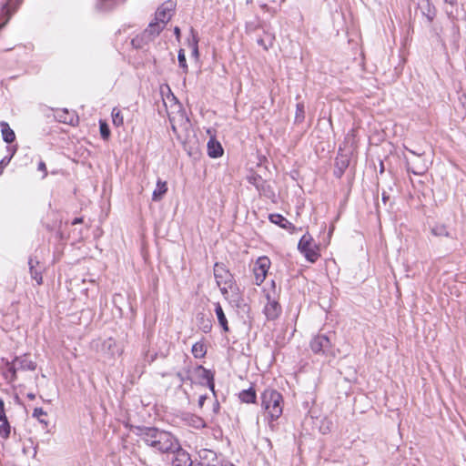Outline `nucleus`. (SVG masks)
<instances>
[{
    "label": "nucleus",
    "mask_w": 466,
    "mask_h": 466,
    "mask_svg": "<svg viewBox=\"0 0 466 466\" xmlns=\"http://www.w3.org/2000/svg\"><path fill=\"white\" fill-rule=\"evenodd\" d=\"M142 441L161 453H175L179 450L177 440L170 432L157 428H146L141 433Z\"/></svg>",
    "instance_id": "obj_1"
},
{
    "label": "nucleus",
    "mask_w": 466,
    "mask_h": 466,
    "mask_svg": "<svg viewBox=\"0 0 466 466\" xmlns=\"http://www.w3.org/2000/svg\"><path fill=\"white\" fill-rule=\"evenodd\" d=\"M262 407L269 417V428L274 430L273 421L278 420L283 411V399L281 394L272 389L266 390L261 396Z\"/></svg>",
    "instance_id": "obj_2"
},
{
    "label": "nucleus",
    "mask_w": 466,
    "mask_h": 466,
    "mask_svg": "<svg viewBox=\"0 0 466 466\" xmlns=\"http://www.w3.org/2000/svg\"><path fill=\"white\" fill-rule=\"evenodd\" d=\"M176 7V2L168 0L163 3L156 12L155 22H151L146 30L150 35H158L166 24L171 19Z\"/></svg>",
    "instance_id": "obj_3"
},
{
    "label": "nucleus",
    "mask_w": 466,
    "mask_h": 466,
    "mask_svg": "<svg viewBox=\"0 0 466 466\" xmlns=\"http://www.w3.org/2000/svg\"><path fill=\"white\" fill-rule=\"evenodd\" d=\"M405 148L410 154L404 156L407 170L414 175H424L429 168L428 160L425 158L424 154L416 153L411 149Z\"/></svg>",
    "instance_id": "obj_4"
},
{
    "label": "nucleus",
    "mask_w": 466,
    "mask_h": 466,
    "mask_svg": "<svg viewBox=\"0 0 466 466\" xmlns=\"http://www.w3.org/2000/svg\"><path fill=\"white\" fill-rule=\"evenodd\" d=\"M214 276L218 287L222 295L228 297V290L234 286V279L231 273L226 268L222 263H216L214 266Z\"/></svg>",
    "instance_id": "obj_5"
},
{
    "label": "nucleus",
    "mask_w": 466,
    "mask_h": 466,
    "mask_svg": "<svg viewBox=\"0 0 466 466\" xmlns=\"http://www.w3.org/2000/svg\"><path fill=\"white\" fill-rule=\"evenodd\" d=\"M298 248L309 261L315 262L318 259L317 246L310 236L304 235L300 238Z\"/></svg>",
    "instance_id": "obj_6"
},
{
    "label": "nucleus",
    "mask_w": 466,
    "mask_h": 466,
    "mask_svg": "<svg viewBox=\"0 0 466 466\" xmlns=\"http://www.w3.org/2000/svg\"><path fill=\"white\" fill-rule=\"evenodd\" d=\"M270 267V260L267 257H259L253 268V272L255 276V283L257 285H260L267 276L268 268Z\"/></svg>",
    "instance_id": "obj_7"
},
{
    "label": "nucleus",
    "mask_w": 466,
    "mask_h": 466,
    "mask_svg": "<svg viewBox=\"0 0 466 466\" xmlns=\"http://www.w3.org/2000/svg\"><path fill=\"white\" fill-rule=\"evenodd\" d=\"M310 348L315 353L325 354L330 348V340L325 335H318L311 340Z\"/></svg>",
    "instance_id": "obj_8"
},
{
    "label": "nucleus",
    "mask_w": 466,
    "mask_h": 466,
    "mask_svg": "<svg viewBox=\"0 0 466 466\" xmlns=\"http://www.w3.org/2000/svg\"><path fill=\"white\" fill-rule=\"evenodd\" d=\"M268 303L265 306L264 311L268 319H276L280 312V306L275 299H271L269 294L266 295Z\"/></svg>",
    "instance_id": "obj_9"
},
{
    "label": "nucleus",
    "mask_w": 466,
    "mask_h": 466,
    "mask_svg": "<svg viewBox=\"0 0 466 466\" xmlns=\"http://www.w3.org/2000/svg\"><path fill=\"white\" fill-rule=\"evenodd\" d=\"M29 271L31 278L35 280L37 285L43 283L42 268L39 266V261L35 258H30L28 260Z\"/></svg>",
    "instance_id": "obj_10"
},
{
    "label": "nucleus",
    "mask_w": 466,
    "mask_h": 466,
    "mask_svg": "<svg viewBox=\"0 0 466 466\" xmlns=\"http://www.w3.org/2000/svg\"><path fill=\"white\" fill-rule=\"evenodd\" d=\"M13 363L21 370H35L36 368L35 362L30 360L27 355L16 357Z\"/></svg>",
    "instance_id": "obj_11"
},
{
    "label": "nucleus",
    "mask_w": 466,
    "mask_h": 466,
    "mask_svg": "<svg viewBox=\"0 0 466 466\" xmlns=\"http://www.w3.org/2000/svg\"><path fill=\"white\" fill-rule=\"evenodd\" d=\"M176 457L173 460V466H193L191 459L185 451H183L180 447L179 450L175 451Z\"/></svg>",
    "instance_id": "obj_12"
},
{
    "label": "nucleus",
    "mask_w": 466,
    "mask_h": 466,
    "mask_svg": "<svg viewBox=\"0 0 466 466\" xmlns=\"http://www.w3.org/2000/svg\"><path fill=\"white\" fill-rule=\"evenodd\" d=\"M349 165H350V158L348 157V156L339 154L336 157V168L334 170V174L339 177L343 174L344 170L348 167Z\"/></svg>",
    "instance_id": "obj_13"
},
{
    "label": "nucleus",
    "mask_w": 466,
    "mask_h": 466,
    "mask_svg": "<svg viewBox=\"0 0 466 466\" xmlns=\"http://www.w3.org/2000/svg\"><path fill=\"white\" fill-rule=\"evenodd\" d=\"M420 8L428 22L431 23L436 15L435 7L430 4L429 0H425L420 5Z\"/></svg>",
    "instance_id": "obj_14"
},
{
    "label": "nucleus",
    "mask_w": 466,
    "mask_h": 466,
    "mask_svg": "<svg viewBox=\"0 0 466 466\" xmlns=\"http://www.w3.org/2000/svg\"><path fill=\"white\" fill-rule=\"evenodd\" d=\"M167 191V186L166 181L158 179L157 182V187L153 191L152 199L154 201H159Z\"/></svg>",
    "instance_id": "obj_15"
},
{
    "label": "nucleus",
    "mask_w": 466,
    "mask_h": 466,
    "mask_svg": "<svg viewBox=\"0 0 466 466\" xmlns=\"http://www.w3.org/2000/svg\"><path fill=\"white\" fill-rule=\"evenodd\" d=\"M196 371L199 377H201L202 379H204L208 381V387L210 388V390L212 391H214L215 385H214L213 374L209 370L203 368L202 366L197 367Z\"/></svg>",
    "instance_id": "obj_16"
},
{
    "label": "nucleus",
    "mask_w": 466,
    "mask_h": 466,
    "mask_svg": "<svg viewBox=\"0 0 466 466\" xmlns=\"http://www.w3.org/2000/svg\"><path fill=\"white\" fill-rule=\"evenodd\" d=\"M268 218L270 222L279 225L282 228L288 229L292 227V224L280 214H271Z\"/></svg>",
    "instance_id": "obj_17"
},
{
    "label": "nucleus",
    "mask_w": 466,
    "mask_h": 466,
    "mask_svg": "<svg viewBox=\"0 0 466 466\" xmlns=\"http://www.w3.org/2000/svg\"><path fill=\"white\" fill-rule=\"evenodd\" d=\"M1 132L3 139L6 143H12L15 139V134L13 129L10 128L9 125L5 122L1 124Z\"/></svg>",
    "instance_id": "obj_18"
},
{
    "label": "nucleus",
    "mask_w": 466,
    "mask_h": 466,
    "mask_svg": "<svg viewBox=\"0 0 466 466\" xmlns=\"http://www.w3.org/2000/svg\"><path fill=\"white\" fill-rule=\"evenodd\" d=\"M208 155L211 157H218L223 154V149L218 142L210 140L208 143Z\"/></svg>",
    "instance_id": "obj_19"
},
{
    "label": "nucleus",
    "mask_w": 466,
    "mask_h": 466,
    "mask_svg": "<svg viewBox=\"0 0 466 466\" xmlns=\"http://www.w3.org/2000/svg\"><path fill=\"white\" fill-rule=\"evenodd\" d=\"M215 312L218 320V323L225 331L228 330V320L224 314L221 305L218 302L215 304Z\"/></svg>",
    "instance_id": "obj_20"
},
{
    "label": "nucleus",
    "mask_w": 466,
    "mask_h": 466,
    "mask_svg": "<svg viewBox=\"0 0 466 466\" xmlns=\"http://www.w3.org/2000/svg\"><path fill=\"white\" fill-rule=\"evenodd\" d=\"M239 399L246 403H254L256 401V392L252 388L242 390L239 393Z\"/></svg>",
    "instance_id": "obj_21"
},
{
    "label": "nucleus",
    "mask_w": 466,
    "mask_h": 466,
    "mask_svg": "<svg viewBox=\"0 0 466 466\" xmlns=\"http://www.w3.org/2000/svg\"><path fill=\"white\" fill-rule=\"evenodd\" d=\"M192 354L195 358H202L206 354L205 346L202 343L197 342L192 347Z\"/></svg>",
    "instance_id": "obj_22"
},
{
    "label": "nucleus",
    "mask_w": 466,
    "mask_h": 466,
    "mask_svg": "<svg viewBox=\"0 0 466 466\" xmlns=\"http://www.w3.org/2000/svg\"><path fill=\"white\" fill-rule=\"evenodd\" d=\"M7 370L5 372V378L9 380V381H14L16 379V372L19 370L16 366L12 363H7Z\"/></svg>",
    "instance_id": "obj_23"
},
{
    "label": "nucleus",
    "mask_w": 466,
    "mask_h": 466,
    "mask_svg": "<svg viewBox=\"0 0 466 466\" xmlns=\"http://www.w3.org/2000/svg\"><path fill=\"white\" fill-rule=\"evenodd\" d=\"M305 118V106L303 103H298L296 106L295 122L301 123Z\"/></svg>",
    "instance_id": "obj_24"
},
{
    "label": "nucleus",
    "mask_w": 466,
    "mask_h": 466,
    "mask_svg": "<svg viewBox=\"0 0 466 466\" xmlns=\"http://www.w3.org/2000/svg\"><path fill=\"white\" fill-rule=\"evenodd\" d=\"M112 121L116 127H121L124 123L123 116L121 112L117 108H113L112 110Z\"/></svg>",
    "instance_id": "obj_25"
},
{
    "label": "nucleus",
    "mask_w": 466,
    "mask_h": 466,
    "mask_svg": "<svg viewBox=\"0 0 466 466\" xmlns=\"http://www.w3.org/2000/svg\"><path fill=\"white\" fill-rule=\"evenodd\" d=\"M431 233L437 237H448L449 236V232H448L446 227L443 225H436V226L432 227Z\"/></svg>",
    "instance_id": "obj_26"
},
{
    "label": "nucleus",
    "mask_w": 466,
    "mask_h": 466,
    "mask_svg": "<svg viewBox=\"0 0 466 466\" xmlns=\"http://www.w3.org/2000/svg\"><path fill=\"white\" fill-rule=\"evenodd\" d=\"M0 424V436L4 439H7L10 434V425L7 419L1 420Z\"/></svg>",
    "instance_id": "obj_27"
},
{
    "label": "nucleus",
    "mask_w": 466,
    "mask_h": 466,
    "mask_svg": "<svg viewBox=\"0 0 466 466\" xmlns=\"http://www.w3.org/2000/svg\"><path fill=\"white\" fill-rule=\"evenodd\" d=\"M46 416V412L42 408H35L33 411V417L37 419L39 422L47 425V421L45 420L42 417Z\"/></svg>",
    "instance_id": "obj_28"
},
{
    "label": "nucleus",
    "mask_w": 466,
    "mask_h": 466,
    "mask_svg": "<svg viewBox=\"0 0 466 466\" xmlns=\"http://www.w3.org/2000/svg\"><path fill=\"white\" fill-rule=\"evenodd\" d=\"M177 59H178L179 66L183 69V71L185 73H187L188 67H187V62H186L185 52H184L183 49H180L178 51Z\"/></svg>",
    "instance_id": "obj_29"
},
{
    "label": "nucleus",
    "mask_w": 466,
    "mask_h": 466,
    "mask_svg": "<svg viewBox=\"0 0 466 466\" xmlns=\"http://www.w3.org/2000/svg\"><path fill=\"white\" fill-rule=\"evenodd\" d=\"M99 127H100V135H101L102 138L105 140L108 139V137L110 136V130H109L107 124L106 122L100 121Z\"/></svg>",
    "instance_id": "obj_30"
},
{
    "label": "nucleus",
    "mask_w": 466,
    "mask_h": 466,
    "mask_svg": "<svg viewBox=\"0 0 466 466\" xmlns=\"http://www.w3.org/2000/svg\"><path fill=\"white\" fill-rule=\"evenodd\" d=\"M176 378L177 379V380L179 382V387H181L183 382L189 380L188 372L187 371L177 372L176 375Z\"/></svg>",
    "instance_id": "obj_31"
},
{
    "label": "nucleus",
    "mask_w": 466,
    "mask_h": 466,
    "mask_svg": "<svg viewBox=\"0 0 466 466\" xmlns=\"http://www.w3.org/2000/svg\"><path fill=\"white\" fill-rule=\"evenodd\" d=\"M192 47H193V50H192L193 56L198 57V39H197L196 36H193Z\"/></svg>",
    "instance_id": "obj_32"
},
{
    "label": "nucleus",
    "mask_w": 466,
    "mask_h": 466,
    "mask_svg": "<svg viewBox=\"0 0 466 466\" xmlns=\"http://www.w3.org/2000/svg\"><path fill=\"white\" fill-rule=\"evenodd\" d=\"M39 171L43 172V177H46L47 176L46 167L45 162L40 161L37 167Z\"/></svg>",
    "instance_id": "obj_33"
},
{
    "label": "nucleus",
    "mask_w": 466,
    "mask_h": 466,
    "mask_svg": "<svg viewBox=\"0 0 466 466\" xmlns=\"http://www.w3.org/2000/svg\"><path fill=\"white\" fill-rule=\"evenodd\" d=\"M4 406V401L2 399H0V421L6 419Z\"/></svg>",
    "instance_id": "obj_34"
},
{
    "label": "nucleus",
    "mask_w": 466,
    "mask_h": 466,
    "mask_svg": "<svg viewBox=\"0 0 466 466\" xmlns=\"http://www.w3.org/2000/svg\"><path fill=\"white\" fill-rule=\"evenodd\" d=\"M451 28H452L455 39H458V36H459V26L455 24L454 21H451Z\"/></svg>",
    "instance_id": "obj_35"
},
{
    "label": "nucleus",
    "mask_w": 466,
    "mask_h": 466,
    "mask_svg": "<svg viewBox=\"0 0 466 466\" xmlns=\"http://www.w3.org/2000/svg\"><path fill=\"white\" fill-rule=\"evenodd\" d=\"M67 116H66L62 121L65 123L74 124V115H69L67 112L66 113Z\"/></svg>",
    "instance_id": "obj_36"
},
{
    "label": "nucleus",
    "mask_w": 466,
    "mask_h": 466,
    "mask_svg": "<svg viewBox=\"0 0 466 466\" xmlns=\"http://www.w3.org/2000/svg\"><path fill=\"white\" fill-rule=\"evenodd\" d=\"M253 179H254V181H253L252 183H253V184L256 186V187L259 190V189H260V182H262L261 178H260V177H258V178H257V177H253Z\"/></svg>",
    "instance_id": "obj_37"
},
{
    "label": "nucleus",
    "mask_w": 466,
    "mask_h": 466,
    "mask_svg": "<svg viewBox=\"0 0 466 466\" xmlns=\"http://www.w3.org/2000/svg\"><path fill=\"white\" fill-rule=\"evenodd\" d=\"M4 10L5 11L6 14H8V18H9L12 14L10 13V9H9L8 4L4 5Z\"/></svg>",
    "instance_id": "obj_38"
},
{
    "label": "nucleus",
    "mask_w": 466,
    "mask_h": 466,
    "mask_svg": "<svg viewBox=\"0 0 466 466\" xmlns=\"http://www.w3.org/2000/svg\"><path fill=\"white\" fill-rule=\"evenodd\" d=\"M205 400H206V396H200L199 400H198V404L200 407L203 406Z\"/></svg>",
    "instance_id": "obj_39"
},
{
    "label": "nucleus",
    "mask_w": 466,
    "mask_h": 466,
    "mask_svg": "<svg viewBox=\"0 0 466 466\" xmlns=\"http://www.w3.org/2000/svg\"><path fill=\"white\" fill-rule=\"evenodd\" d=\"M174 33L177 35V37L179 38V36H180V29L177 26L175 27Z\"/></svg>",
    "instance_id": "obj_40"
},
{
    "label": "nucleus",
    "mask_w": 466,
    "mask_h": 466,
    "mask_svg": "<svg viewBox=\"0 0 466 466\" xmlns=\"http://www.w3.org/2000/svg\"><path fill=\"white\" fill-rule=\"evenodd\" d=\"M174 119H175V116H171V115L169 114V120H170V122L172 124V128H173L174 131H176L175 125L173 124Z\"/></svg>",
    "instance_id": "obj_41"
},
{
    "label": "nucleus",
    "mask_w": 466,
    "mask_h": 466,
    "mask_svg": "<svg viewBox=\"0 0 466 466\" xmlns=\"http://www.w3.org/2000/svg\"><path fill=\"white\" fill-rule=\"evenodd\" d=\"M27 397L30 399V400H34L35 399V394L34 393H28L27 394Z\"/></svg>",
    "instance_id": "obj_42"
},
{
    "label": "nucleus",
    "mask_w": 466,
    "mask_h": 466,
    "mask_svg": "<svg viewBox=\"0 0 466 466\" xmlns=\"http://www.w3.org/2000/svg\"><path fill=\"white\" fill-rule=\"evenodd\" d=\"M197 420H198V422L199 423L200 426L204 425V422H203V420L201 419L197 418Z\"/></svg>",
    "instance_id": "obj_43"
},
{
    "label": "nucleus",
    "mask_w": 466,
    "mask_h": 466,
    "mask_svg": "<svg viewBox=\"0 0 466 466\" xmlns=\"http://www.w3.org/2000/svg\"><path fill=\"white\" fill-rule=\"evenodd\" d=\"M82 221L81 218H76L73 222V224L80 223Z\"/></svg>",
    "instance_id": "obj_44"
},
{
    "label": "nucleus",
    "mask_w": 466,
    "mask_h": 466,
    "mask_svg": "<svg viewBox=\"0 0 466 466\" xmlns=\"http://www.w3.org/2000/svg\"><path fill=\"white\" fill-rule=\"evenodd\" d=\"M380 172H383V163L380 162Z\"/></svg>",
    "instance_id": "obj_45"
},
{
    "label": "nucleus",
    "mask_w": 466,
    "mask_h": 466,
    "mask_svg": "<svg viewBox=\"0 0 466 466\" xmlns=\"http://www.w3.org/2000/svg\"><path fill=\"white\" fill-rule=\"evenodd\" d=\"M386 198H386V197H385V195L383 194V196H382V199H383V201H384V202L386 201Z\"/></svg>",
    "instance_id": "obj_46"
},
{
    "label": "nucleus",
    "mask_w": 466,
    "mask_h": 466,
    "mask_svg": "<svg viewBox=\"0 0 466 466\" xmlns=\"http://www.w3.org/2000/svg\"><path fill=\"white\" fill-rule=\"evenodd\" d=\"M179 116L181 117L182 120L184 119L183 114H180Z\"/></svg>",
    "instance_id": "obj_47"
}]
</instances>
